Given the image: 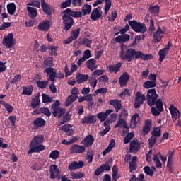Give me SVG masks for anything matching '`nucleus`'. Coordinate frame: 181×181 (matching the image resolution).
<instances>
[{"label":"nucleus","instance_id":"obj_21","mask_svg":"<svg viewBox=\"0 0 181 181\" xmlns=\"http://www.w3.org/2000/svg\"><path fill=\"white\" fill-rule=\"evenodd\" d=\"M151 120L147 119L145 122V125L143 126V132L141 133L143 135L145 136V135H147L148 134L150 133L151 129Z\"/></svg>","mask_w":181,"mask_h":181},{"label":"nucleus","instance_id":"obj_14","mask_svg":"<svg viewBox=\"0 0 181 181\" xmlns=\"http://www.w3.org/2000/svg\"><path fill=\"white\" fill-rule=\"evenodd\" d=\"M129 80V75L127 72H124L122 74H121L119 78V83L120 87L126 86Z\"/></svg>","mask_w":181,"mask_h":181},{"label":"nucleus","instance_id":"obj_48","mask_svg":"<svg viewBox=\"0 0 181 181\" xmlns=\"http://www.w3.org/2000/svg\"><path fill=\"white\" fill-rule=\"evenodd\" d=\"M161 34L162 33H154V35H153V40L155 44H157L158 42H159L163 37V36L161 35Z\"/></svg>","mask_w":181,"mask_h":181},{"label":"nucleus","instance_id":"obj_30","mask_svg":"<svg viewBox=\"0 0 181 181\" xmlns=\"http://www.w3.org/2000/svg\"><path fill=\"white\" fill-rule=\"evenodd\" d=\"M54 66V61L52 57L46 58L43 61L42 67L45 69L52 68Z\"/></svg>","mask_w":181,"mask_h":181},{"label":"nucleus","instance_id":"obj_26","mask_svg":"<svg viewBox=\"0 0 181 181\" xmlns=\"http://www.w3.org/2000/svg\"><path fill=\"white\" fill-rule=\"evenodd\" d=\"M129 148H130V151L131 152H137V151H140L141 146H140L139 143H138L137 141L133 140L130 143Z\"/></svg>","mask_w":181,"mask_h":181},{"label":"nucleus","instance_id":"obj_18","mask_svg":"<svg viewBox=\"0 0 181 181\" xmlns=\"http://www.w3.org/2000/svg\"><path fill=\"white\" fill-rule=\"evenodd\" d=\"M85 150H86V148L83 146H78L76 144H74L70 148V151H71V153H72V154L82 153L85 152Z\"/></svg>","mask_w":181,"mask_h":181},{"label":"nucleus","instance_id":"obj_27","mask_svg":"<svg viewBox=\"0 0 181 181\" xmlns=\"http://www.w3.org/2000/svg\"><path fill=\"white\" fill-rule=\"evenodd\" d=\"M131 39V35L128 34H124L122 35H118L115 37V41L120 43V42H126Z\"/></svg>","mask_w":181,"mask_h":181},{"label":"nucleus","instance_id":"obj_5","mask_svg":"<svg viewBox=\"0 0 181 181\" xmlns=\"http://www.w3.org/2000/svg\"><path fill=\"white\" fill-rule=\"evenodd\" d=\"M62 21L63 24L64 25L63 30H65V32H67L71 29L74 21L71 16L65 13V10L62 11Z\"/></svg>","mask_w":181,"mask_h":181},{"label":"nucleus","instance_id":"obj_31","mask_svg":"<svg viewBox=\"0 0 181 181\" xmlns=\"http://www.w3.org/2000/svg\"><path fill=\"white\" fill-rule=\"evenodd\" d=\"M62 130L66 133L67 135L71 136L74 134L73 127L71 124H66L62 127Z\"/></svg>","mask_w":181,"mask_h":181},{"label":"nucleus","instance_id":"obj_42","mask_svg":"<svg viewBox=\"0 0 181 181\" xmlns=\"http://www.w3.org/2000/svg\"><path fill=\"white\" fill-rule=\"evenodd\" d=\"M23 93L22 95H32V93H33V86H23Z\"/></svg>","mask_w":181,"mask_h":181},{"label":"nucleus","instance_id":"obj_60","mask_svg":"<svg viewBox=\"0 0 181 181\" xmlns=\"http://www.w3.org/2000/svg\"><path fill=\"white\" fill-rule=\"evenodd\" d=\"M2 105L6 108L8 113H11L13 111V107L6 103H2Z\"/></svg>","mask_w":181,"mask_h":181},{"label":"nucleus","instance_id":"obj_36","mask_svg":"<svg viewBox=\"0 0 181 181\" xmlns=\"http://www.w3.org/2000/svg\"><path fill=\"white\" fill-rule=\"evenodd\" d=\"M16 10V6L14 3H10L7 5V11L9 15L13 16L14 15Z\"/></svg>","mask_w":181,"mask_h":181},{"label":"nucleus","instance_id":"obj_2","mask_svg":"<svg viewBox=\"0 0 181 181\" xmlns=\"http://www.w3.org/2000/svg\"><path fill=\"white\" fill-rule=\"evenodd\" d=\"M140 51H136L134 49H127L124 45H121L119 57L122 61L132 62V60L138 59Z\"/></svg>","mask_w":181,"mask_h":181},{"label":"nucleus","instance_id":"obj_41","mask_svg":"<svg viewBox=\"0 0 181 181\" xmlns=\"http://www.w3.org/2000/svg\"><path fill=\"white\" fill-rule=\"evenodd\" d=\"M81 31V28L74 29L71 31V35H70L71 38H72L73 40H76L78 35H80Z\"/></svg>","mask_w":181,"mask_h":181},{"label":"nucleus","instance_id":"obj_50","mask_svg":"<svg viewBox=\"0 0 181 181\" xmlns=\"http://www.w3.org/2000/svg\"><path fill=\"white\" fill-rule=\"evenodd\" d=\"M134 136V134L133 132L128 133L127 136H124V140H123L124 144H129Z\"/></svg>","mask_w":181,"mask_h":181},{"label":"nucleus","instance_id":"obj_32","mask_svg":"<svg viewBox=\"0 0 181 181\" xmlns=\"http://www.w3.org/2000/svg\"><path fill=\"white\" fill-rule=\"evenodd\" d=\"M28 16L30 18H35L37 16V10L33 7L27 6Z\"/></svg>","mask_w":181,"mask_h":181},{"label":"nucleus","instance_id":"obj_34","mask_svg":"<svg viewBox=\"0 0 181 181\" xmlns=\"http://www.w3.org/2000/svg\"><path fill=\"white\" fill-rule=\"evenodd\" d=\"M153 58V56L151 54H144L141 52V51H139V56H138V59H141L144 61H148L150 59H152Z\"/></svg>","mask_w":181,"mask_h":181},{"label":"nucleus","instance_id":"obj_3","mask_svg":"<svg viewBox=\"0 0 181 181\" xmlns=\"http://www.w3.org/2000/svg\"><path fill=\"white\" fill-rule=\"evenodd\" d=\"M45 141V137L41 135H37L34 136L31 142L29 144L30 148L28 151V154L32 153H39L42 151L45 150V146L42 144Z\"/></svg>","mask_w":181,"mask_h":181},{"label":"nucleus","instance_id":"obj_43","mask_svg":"<svg viewBox=\"0 0 181 181\" xmlns=\"http://www.w3.org/2000/svg\"><path fill=\"white\" fill-rule=\"evenodd\" d=\"M40 112H39V110H36L34 111V112H36V114H40V112H42V113L45 114L47 117H50V115H51V112L48 107H41L40 109Z\"/></svg>","mask_w":181,"mask_h":181},{"label":"nucleus","instance_id":"obj_17","mask_svg":"<svg viewBox=\"0 0 181 181\" xmlns=\"http://www.w3.org/2000/svg\"><path fill=\"white\" fill-rule=\"evenodd\" d=\"M55 174L59 175L60 170L58 168L57 165L52 164L50 165V168H49V175H50V178L52 180H54L56 178Z\"/></svg>","mask_w":181,"mask_h":181},{"label":"nucleus","instance_id":"obj_4","mask_svg":"<svg viewBox=\"0 0 181 181\" xmlns=\"http://www.w3.org/2000/svg\"><path fill=\"white\" fill-rule=\"evenodd\" d=\"M128 24L134 32L141 33L143 35L147 32V28L144 23L138 22L136 20H132L128 21Z\"/></svg>","mask_w":181,"mask_h":181},{"label":"nucleus","instance_id":"obj_46","mask_svg":"<svg viewBox=\"0 0 181 181\" xmlns=\"http://www.w3.org/2000/svg\"><path fill=\"white\" fill-rule=\"evenodd\" d=\"M78 98V96H73V95H71L68 97L66 100H65V104H66L67 106L71 105L74 102H75Z\"/></svg>","mask_w":181,"mask_h":181},{"label":"nucleus","instance_id":"obj_52","mask_svg":"<svg viewBox=\"0 0 181 181\" xmlns=\"http://www.w3.org/2000/svg\"><path fill=\"white\" fill-rule=\"evenodd\" d=\"M28 6H33L37 8H40V0H32L31 1L28 2Z\"/></svg>","mask_w":181,"mask_h":181},{"label":"nucleus","instance_id":"obj_19","mask_svg":"<svg viewBox=\"0 0 181 181\" xmlns=\"http://www.w3.org/2000/svg\"><path fill=\"white\" fill-rule=\"evenodd\" d=\"M112 112L111 109L107 110L105 112H101L97 114V118L100 120V122L106 121L107 117Z\"/></svg>","mask_w":181,"mask_h":181},{"label":"nucleus","instance_id":"obj_24","mask_svg":"<svg viewBox=\"0 0 181 181\" xmlns=\"http://www.w3.org/2000/svg\"><path fill=\"white\" fill-rule=\"evenodd\" d=\"M76 82L78 84H81L83 82H86L87 80L89 79V76L87 74H82L80 73H78L76 76Z\"/></svg>","mask_w":181,"mask_h":181},{"label":"nucleus","instance_id":"obj_54","mask_svg":"<svg viewBox=\"0 0 181 181\" xmlns=\"http://www.w3.org/2000/svg\"><path fill=\"white\" fill-rule=\"evenodd\" d=\"M160 11V7L158 5H155L154 6L149 7V12L151 14H158Z\"/></svg>","mask_w":181,"mask_h":181},{"label":"nucleus","instance_id":"obj_59","mask_svg":"<svg viewBox=\"0 0 181 181\" xmlns=\"http://www.w3.org/2000/svg\"><path fill=\"white\" fill-rule=\"evenodd\" d=\"M156 140H158V138L152 136L148 139V148H152L155 144L156 143Z\"/></svg>","mask_w":181,"mask_h":181},{"label":"nucleus","instance_id":"obj_33","mask_svg":"<svg viewBox=\"0 0 181 181\" xmlns=\"http://www.w3.org/2000/svg\"><path fill=\"white\" fill-rule=\"evenodd\" d=\"M92 11V6L90 4H84L83 6H82L81 12L83 13V16L90 15Z\"/></svg>","mask_w":181,"mask_h":181},{"label":"nucleus","instance_id":"obj_44","mask_svg":"<svg viewBox=\"0 0 181 181\" xmlns=\"http://www.w3.org/2000/svg\"><path fill=\"white\" fill-rule=\"evenodd\" d=\"M40 104V99H39V96L35 95V98L32 99L31 108L36 109L37 105Z\"/></svg>","mask_w":181,"mask_h":181},{"label":"nucleus","instance_id":"obj_64","mask_svg":"<svg viewBox=\"0 0 181 181\" xmlns=\"http://www.w3.org/2000/svg\"><path fill=\"white\" fill-rule=\"evenodd\" d=\"M82 57L86 59V60L91 57V52L89 49L84 51Z\"/></svg>","mask_w":181,"mask_h":181},{"label":"nucleus","instance_id":"obj_7","mask_svg":"<svg viewBox=\"0 0 181 181\" xmlns=\"http://www.w3.org/2000/svg\"><path fill=\"white\" fill-rule=\"evenodd\" d=\"M40 1L42 9L45 14L47 16H52L54 11V8L52 7L49 4H47L45 0H40Z\"/></svg>","mask_w":181,"mask_h":181},{"label":"nucleus","instance_id":"obj_62","mask_svg":"<svg viewBox=\"0 0 181 181\" xmlns=\"http://www.w3.org/2000/svg\"><path fill=\"white\" fill-rule=\"evenodd\" d=\"M107 93V89L105 88H101L95 90L94 95H98V94L106 95Z\"/></svg>","mask_w":181,"mask_h":181},{"label":"nucleus","instance_id":"obj_53","mask_svg":"<svg viewBox=\"0 0 181 181\" xmlns=\"http://www.w3.org/2000/svg\"><path fill=\"white\" fill-rule=\"evenodd\" d=\"M82 45H86L88 48L91 47L92 40L88 38L84 37L81 42Z\"/></svg>","mask_w":181,"mask_h":181},{"label":"nucleus","instance_id":"obj_15","mask_svg":"<svg viewBox=\"0 0 181 181\" xmlns=\"http://www.w3.org/2000/svg\"><path fill=\"white\" fill-rule=\"evenodd\" d=\"M122 66V62H118L116 64H111L109 66L107 67V71H109V73H115L117 74L118 71H120V68Z\"/></svg>","mask_w":181,"mask_h":181},{"label":"nucleus","instance_id":"obj_58","mask_svg":"<svg viewBox=\"0 0 181 181\" xmlns=\"http://www.w3.org/2000/svg\"><path fill=\"white\" fill-rule=\"evenodd\" d=\"M103 52H104V50H103V47L102 46L98 47L97 51L95 52V59H99L101 57V56L103 55Z\"/></svg>","mask_w":181,"mask_h":181},{"label":"nucleus","instance_id":"obj_11","mask_svg":"<svg viewBox=\"0 0 181 181\" xmlns=\"http://www.w3.org/2000/svg\"><path fill=\"white\" fill-rule=\"evenodd\" d=\"M169 110L173 122L180 119V112L176 107L171 105Z\"/></svg>","mask_w":181,"mask_h":181},{"label":"nucleus","instance_id":"obj_61","mask_svg":"<svg viewBox=\"0 0 181 181\" xmlns=\"http://www.w3.org/2000/svg\"><path fill=\"white\" fill-rule=\"evenodd\" d=\"M72 4V0H66L61 4L60 7L62 9H66Z\"/></svg>","mask_w":181,"mask_h":181},{"label":"nucleus","instance_id":"obj_10","mask_svg":"<svg viewBox=\"0 0 181 181\" xmlns=\"http://www.w3.org/2000/svg\"><path fill=\"white\" fill-rule=\"evenodd\" d=\"M97 122V117L95 115H88L81 119V124H92Z\"/></svg>","mask_w":181,"mask_h":181},{"label":"nucleus","instance_id":"obj_8","mask_svg":"<svg viewBox=\"0 0 181 181\" xmlns=\"http://www.w3.org/2000/svg\"><path fill=\"white\" fill-rule=\"evenodd\" d=\"M146 100L145 95L142 94L141 92H136L135 97V109H138L141 107V105H143Z\"/></svg>","mask_w":181,"mask_h":181},{"label":"nucleus","instance_id":"obj_57","mask_svg":"<svg viewBox=\"0 0 181 181\" xmlns=\"http://www.w3.org/2000/svg\"><path fill=\"white\" fill-rule=\"evenodd\" d=\"M59 157V153L57 150L52 151L49 154V158L52 160L58 159Z\"/></svg>","mask_w":181,"mask_h":181},{"label":"nucleus","instance_id":"obj_12","mask_svg":"<svg viewBox=\"0 0 181 181\" xmlns=\"http://www.w3.org/2000/svg\"><path fill=\"white\" fill-rule=\"evenodd\" d=\"M37 29L42 32L48 31L50 29V22L49 20H43L38 23Z\"/></svg>","mask_w":181,"mask_h":181},{"label":"nucleus","instance_id":"obj_45","mask_svg":"<svg viewBox=\"0 0 181 181\" xmlns=\"http://www.w3.org/2000/svg\"><path fill=\"white\" fill-rule=\"evenodd\" d=\"M156 86V82L151 81H147L144 83H143V88H153Z\"/></svg>","mask_w":181,"mask_h":181},{"label":"nucleus","instance_id":"obj_16","mask_svg":"<svg viewBox=\"0 0 181 181\" xmlns=\"http://www.w3.org/2000/svg\"><path fill=\"white\" fill-rule=\"evenodd\" d=\"M44 74H47V75L49 76V80H50L52 82H54L56 76H57V72L54 71V68H46V69L43 71Z\"/></svg>","mask_w":181,"mask_h":181},{"label":"nucleus","instance_id":"obj_40","mask_svg":"<svg viewBox=\"0 0 181 181\" xmlns=\"http://www.w3.org/2000/svg\"><path fill=\"white\" fill-rule=\"evenodd\" d=\"M42 103L47 104L49 103H53L54 99L52 97H49L46 93H42Z\"/></svg>","mask_w":181,"mask_h":181},{"label":"nucleus","instance_id":"obj_51","mask_svg":"<svg viewBox=\"0 0 181 181\" xmlns=\"http://www.w3.org/2000/svg\"><path fill=\"white\" fill-rule=\"evenodd\" d=\"M37 86L38 88H42V89H45L47 88V86L49 83L48 81H37Z\"/></svg>","mask_w":181,"mask_h":181},{"label":"nucleus","instance_id":"obj_1","mask_svg":"<svg viewBox=\"0 0 181 181\" xmlns=\"http://www.w3.org/2000/svg\"><path fill=\"white\" fill-rule=\"evenodd\" d=\"M158 95L154 88L149 89L147 91L146 100L147 104L151 107V112L153 116L158 117L163 111V105L161 99H158Z\"/></svg>","mask_w":181,"mask_h":181},{"label":"nucleus","instance_id":"obj_22","mask_svg":"<svg viewBox=\"0 0 181 181\" xmlns=\"http://www.w3.org/2000/svg\"><path fill=\"white\" fill-rule=\"evenodd\" d=\"M65 13L73 18H81L83 16L82 11H73L70 8L65 9Z\"/></svg>","mask_w":181,"mask_h":181},{"label":"nucleus","instance_id":"obj_37","mask_svg":"<svg viewBox=\"0 0 181 181\" xmlns=\"http://www.w3.org/2000/svg\"><path fill=\"white\" fill-rule=\"evenodd\" d=\"M159 156H160V152H158L156 154H154V156H153V161L157 168H162V163L160 161Z\"/></svg>","mask_w":181,"mask_h":181},{"label":"nucleus","instance_id":"obj_6","mask_svg":"<svg viewBox=\"0 0 181 181\" xmlns=\"http://www.w3.org/2000/svg\"><path fill=\"white\" fill-rule=\"evenodd\" d=\"M2 45L8 49H12L15 45L13 41V33H9L6 37L3 38Z\"/></svg>","mask_w":181,"mask_h":181},{"label":"nucleus","instance_id":"obj_55","mask_svg":"<svg viewBox=\"0 0 181 181\" xmlns=\"http://www.w3.org/2000/svg\"><path fill=\"white\" fill-rule=\"evenodd\" d=\"M143 170H144L145 174L148 176H153L154 172L151 169L149 166H145L143 168Z\"/></svg>","mask_w":181,"mask_h":181},{"label":"nucleus","instance_id":"obj_63","mask_svg":"<svg viewBox=\"0 0 181 181\" xmlns=\"http://www.w3.org/2000/svg\"><path fill=\"white\" fill-rule=\"evenodd\" d=\"M154 25H155L154 21L150 20L148 30L151 34L156 30Z\"/></svg>","mask_w":181,"mask_h":181},{"label":"nucleus","instance_id":"obj_49","mask_svg":"<svg viewBox=\"0 0 181 181\" xmlns=\"http://www.w3.org/2000/svg\"><path fill=\"white\" fill-rule=\"evenodd\" d=\"M118 124L120 126L122 125L123 128L127 129L126 132L123 131V132L127 133L129 132V128L128 127L126 121L124 119H119V121L117 122Z\"/></svg>","mask_w":181,"mask_h":181},{"label":"nucleus","instance_id":"obj_9","mask_svg":"<svg viewBox=\"0 0 181 181\" xmlns=\"http://www.w3.org/2000/svg\"><path fill=\"white\" fill-rule=\"evenodd\" d=\"M101 9V6H98L97 8H94L90 15V20L93 21H97L99 18H100L102 17Z\"/></svg>","mask_w":181,"mask_h":181},{"label":"nucleus","instance_id":"obj_25","mask_svg":"<svg viewBox=\"0 0 181 181\" xmlns=\"http://www.w3.org/2000/svg\"><path fill=\"white\" fill-rule=\"evenodd\" d=\"M109 104L112 105L113 107L116 110H117V111H116V112H118V110H119L121 109V107H122V104L118 99L110 100L109 102Z\"/></svg>","mask_w":181,"mask_h":181},{"label":"nucleus","instance_id":"obj_20","mask_svg":"<svg viewBox=\"0 0 181 181\" xmlns=\"http://www.w3.org/2000/svg\"><path fill=\"white\" fill-rule=\"evenodd\" d=\"M94 138L92 134H88L83 140H82V144H84V146L88 148L93 145L94 143Z\"/></svg>","mask_w":181,"mask_h":181},{"label":"nucleus","instance_id":"obj_47","mask_svg":"<svg viewBox=\"0 0 181 181\" xmlns=\"http://www.w3.org/2000/svg\"><path fill=\"white\" fill-rule=\"evenodd\" d=\"M160 135H161V129L160 128L155 127L153 132H151V136H153L155 138H158L160 136Z\"/></svg>","mask_w":181,"mask_h":181},{"label":"nucleus","instance_id":"obj_39","mask_svg":"<svg viewBox=\"0 0 181 181\" xmlns=\"http://www.w3.org/2000/svg\"><path fill=\"white\" fill-rule=\"evenodd\" d=\"M168 53V51L162 49L161 50L158 51V56H159V59L158 62H163V60L165 59V57L167 56Z\"/></svg>","mask_w":181,"mask_h":181},{"label":"nucleus","instance_id":"obj_23","mask_svg":"<svg viewBox=\"0 0 181 181\" xmlns=\"http://www.w3.org/2000/svg\"><path fill=\"white\" fill-rule=\"evenodd\" d=\"M66 113V110L64 108H55L52 110V114L54 117H58V119L62 117V116Z\"/></svg>","mask_w":181,"mask_h":181},{"label":"nucleus","instance_id":"obj_56","mask_svg":"<svg viewBox=\"0 0 181 181\" xmlns=\"http://www.w3.org/2000/svg\"><path fill=\"white\" fill-rule=\"evenodd\" d=\"M138 122H139V115L136 113L132 115L131 118V122L136 126L138 124Z\"/></svg>","mask_w":181,"mask_h":181},{"label":"nucleus","instance_id":"obj_35","mask_svg":"<svg viewBox=\"0 0 181 181\" xmlns=\"http://www.w3.org/2000/svg\"><path fill=\"white\" fill-rule=\"evenodd\" d=\"M50 56H57V49L59 47L49 45L47 47Z\"/></svg>","mask_w":181,"mask_h":181},{"label":"nucleus","instance_id":"obj_29","mask_svg":"<svg viewBox=\"0 0 181 181\" xmlns=\"http://www.w3.org/2000/svg\"><path fill=\"white\" fill-rule=\"evenodd\" d=\"M95 63H96L95 59H90L86 62V64L87 68L90 69L91 71H93L98 69V66L95 65Z\"/></svg>","mask_w":181,"mask_h":181},{"label":"nucleus","instance_id":"obj_38","mask_svg":"<svg viewBox=\"0 0 181 181\" xmlns=\"http://www.w3.org/2000/svg\"><path fill=\"white\" fill-rule=\"evenodd\" d=\"M71 176V179L72 180H78V179H81L84 177V174L82 172H78V173H75V172H72L70 174Z\"/></svg>","mask_w":181,"mask_h":181},{"label":"nucleus","instance_id":"obj_13","mask_svg":"<svg viewBox=\"0 0 181 181\" xmlns=\"http://www.w3.org/2000/svg\"><path fill=\"white\" fill-rule=\"evenodd\" d=\"M83 167H84V163L81 160H80L78 162L72 161L69 165V169L71 171H74V170H76L80 169V168H83Z\"/></svg>","mask_w":181,"mask_h":181},{"label":"nucleus","instance_id":"obj_28","mask_svg":"<svg viewBox=\"0 0 181 181\" xmlns=\"http://www.w3.org/2000/svg\"><path fill=\"white\" fill-rule=\"evenodd\" d=\"M33 124H34L36 128H40L45 126L46 121L42 117H37L33 121Z\"/></svg>","mask_w":181,"mask_h":181}]
</instances>
